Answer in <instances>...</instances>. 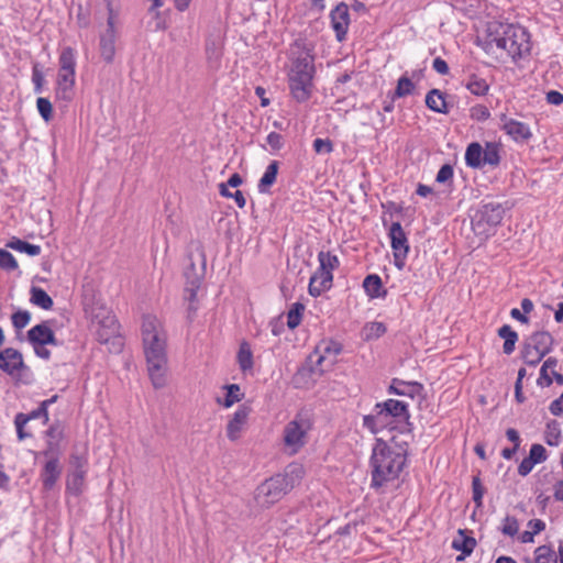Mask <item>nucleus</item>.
<instances>
[{"label": "nucleus", "instance_id": "f257e3e1", "mask_svg": "<svg viewBox=\"0 0 563 563\" xmlns=\"http://www.w3.org/2000/svg\"><path fill=\"white\" fill-rule=\"evenodd\" d=\"M142 342L147 374L155 389L167 383V332L155 316H145L142 322Z\"/></svg>", "mask_w": 563, "mask_h": 563}, {"label": "nucleus", "instance_id": "f03ea898", "mask_svg": "<svg viewBox=\"0 0 563 563\" xmlns=\"http://www.w3.org/2000/svg\"><path fill=\"white\" fill-rule=\"evenodd\" d=\"M406 448L377 439L371 456L372 487L396 479L406 464Z\"/></svg>", "mask_w": 563, "mask_h": 563}, {"label": "nucleus", "instance_id": "7ed1b4c3", "mask_svg": "<svg viewBox=\"0 0 563 563\" xmlns=\"http://www.w3.org/2000/svg\"><path fill=\"white\" fill-rule=\"evenodd\" d=\"M410 413L405 401L388 399L376 404L374 412L363 419V424L372 433H377L384 428L399 429L400 432L410 431Z\"/></svg>", "mask_w": 563, "mask_h": 563}, {"label": "nucleus", "instance_id": "20e7f679", "mask_svg": "<svg viewBox=\"0 0 563 563\" xmlns=\"http://www.w3.org/2000/svg\"><path fill=\"white\" fill-rule=\"evenodd\" d=\"M313 74V58L308 51L301 49L292 58L288 71L289 90L297 102H305L311 97Z\"/></svg>", "mask_w": 563, "mask_h": 563}, {"label": "nucleus", "instance_id": "39448f33", "mask_svg": "<svg viewBox=\"0 0 563 563\" xmlns=\"http://www.w3.org/2000/svg\"><path fill=\"white\" fill-rule=\"evenodd\" d=\"M490 36V43L506 51L512 59L529 54L531 49L530 35L521 25L500 23Z\"/></svg>", "mask_w": 563, "mask_h": 563}, {"label": "nucleus", "instance_id": "423d86ee", "mask_svg": "<svg viewBox=\"0 0 563 563\" xmlns=\"http://www.w3.org/2000/svg\"><path fill=\"white\" fill-rule=\"evenodd\" d=\"M313 422L307 413L299 412L283 429V446L288 455L297 454L309 441Z\"/></svg>", "mask_w": 563, "mask_h": 563}, {"label": "nucleus", "instance_id": "0eeeda50", "mask_svg": "<svg viewBox=\"0 0 563 563\" xmlns=\"http://www.w3.org/2000/svg\"><path fill=\"white\" fill-rule=\"evenodd\" d=\"M505 209L498 202L482 206L473 219V228L479 234H488L499 225L504 219Z\"/></svg>", "mask_w": 563, "mask_h": 563}, {"label": "nucleus", "instance_id": "6e6552de", "mask_svg": "<svg viewBox=\"0 0 563 563\" xmlns=\"http://www.w3.org/2000/svg\"><path fill=\"white\" fill-rule=\"evenodd\" d=\"M91 323L101 343H107L110 338L119 332V323L115 316L109 309L101 306L91 310Z\"/></svg>", "mask_w": 563, "mask_h": 563}, {"label": "nucleus", "instance_id": "1a4fd4ad", "mask_svg": "<svg viewBox=\"0 0 563 563\" xmlns=\"http://www.w3.org/2000/svg\"><path fill=\"white\" fill-rule=\"evenodd\" d=\"M286 486L284 478L277 475L266 479L256 488L257 505L264 508L271 507L288 493Z\"/></svg>", "mask_w": 563, "mask_h": 563}, {"label": "nucleus", "instance_id": "9d476101", "mask_svg": "<svg viewBox=\"0 0 563 563\" xmlns=\"http://www.w3.org/2000/svg\"><path fill=\"white\" fill-rule=\"evenodd\" d=\"M390 245L394 254V263L398 269H402L409 252L406 233L399 222L391 223L389 228Z\"/></svg>", "mask_w": 563, "mask_h": 563}, {"label": "nucleus", "instance_id": "9b49d317", "mask_svg": "<svg viewBox=\"0 0 563 563\" xmlns=\"http://www.w3.org/2000/svg\"><path fill=\"white\" fill-rule=\"evenodd\" d=\"M0 369L11 377L20 376L27 369L22 353L14 347L0 351Z\"/></svg>", "mask_w": 563, "mask_h": 563}, {"label": "nucleus", "instance_id": "f8f14e48", "mask_svg": "<svg viewBox=\"0 0 563 563\" xmlns=\"http://www.w3.org/2000/svg\"><path fill=\"white\" fill-rule=\"evenodd\" d=\"M73 471L67 476L66 492L78 496L84 492L85 478L87 474V461L80 456H74L71 460Z\"/></svg>", "mask_w": 563, "mask_h": 563}, {"label": "nucleus", "instance_id": "ddd939ff", "mask_svg": "<svg viewBox=\"0 0 563 563\" xmlns=\"http://www.w3.org/2000/svg\"><path fill=\"white\" fill-rule=\"evenodd\" d=\"M501 130L515 142L525 143L532 137V132L530 126L521 121L515 120L512 118H508L507 115H501Z\"/></svg>", "mask_w": 563, "mask_h": 563}, {"label": "nucleus", "instance_id": "4468645a", "mask_svg": "<svg viewBox=\"0 0 563 563\" xmlns=\"http://www.w3.org/2000/svg\"><path fill=\"white\" fill-rule=\"evenodd\" d=\"M76 73L75 71H57L55 82V98L66 103L70 102L75 97Z\"/></svg>", "mask_w": 563, "mask_h": 563}, {"label": "nucleus", "instance_id": "2eb2a0df", "mask_svg": "<svg viewBox=\"0 0 563 563\" xmlns=\"http://www.w3.org/2000/svg\"><path fill=\"white\" fill-rule=\"evenodd\" d=\"M331 27L335 33V37L339 42L345 40L346 33L350 26V13L349 5L344 2H340L330 12Z\"/></svg>", "mask_w": 563, "mask_h": 563}, {"label": "nucleus", "instance_id": "dca6fc26", "mask_svg": "<svg viewBox=\"0 0 563 563\" xmlns=\"http://www.w3.org/2000/svg\"><path fill=\"white\" fill-rule=\"evenodd\" d=\"M341 352V345L335 342H324L317 346L313 356L317 357L314 367L323 372V364L327 367L332 366L335 363L336 355Z\"/></svg>", "mask_w": 563, "mask_h": 563}, {"label": "nucleus", "instance_id": "f3484780", "mask_svg": "<svg viewBox=\"0 0 563 563\" xmlns=\"http://www.w3.org/2000/svg\"><path fill=\"white\" fill-rule=\"evenodd\" d=\"M251 408L246 405L240 406L227 426V435L231 441H236L246 424Z\"/></svg>", "mask_w": 563, "mask_h": 563}, {"label": "nucleus", "instance_id": "a211bd4d", "mask_svg": "<svg viewBox=\"0 0 563 563\" xmlns=\"http://www.w3.org/2000/svg\"><path fill=\"white\" fill-rule=\"evenodd\" d=\"M185 297L189 301L188 310L189 312H196L197 306L195 305V302L197 297V290L199 289L201 284V276L195 273V265L191 264L190 267L185 272Z\"/></svg>", "mask_w": 563, "mask_h": 563}, {"label": "nucleus", "instance_id": "6ab92c4d", "mask_svg": "<svg viewBox=\"0 0 563 563\" xmlns=\"http://www.w3.org/2000/svg\"><path fill=\"white\" fill-rule=\"evenodd\" d=\"M62 474V467L57 457H49L41 472V481L45 490H51Z\"/></svg>", "mask_w": 563, "mask_h": 563}, {"label": "nucleus", "instance_id": "aec40b11", "mask_svg": "<svg viewBox=\"0 0 563 563\" xmlns=\"http://www.w3.org/2000/svg\"><path fill=\"white\" fill-rule=\"evenodd\" d=\"M27 339L32 345L57 344L53 330L46 323H40L31 328L27 332Z\"/></svg>", "mask_w": 563, "mask_h": 563}, {"label": "nucleus", "instance_id": "412c9836", "mask_svg": "<svg viewBox=\"0 0 563 563\" xmlns=\"http://www.w3.org/2000/svg\"><path fill=\"white\" fill-rule=\"evenodd\" d=\"M423 390V386L417 382H405L398 378H394L389 386V394L398 396H407L415 398L420 396Z\"/></svg>", "mask_w": 563, "mask_h": 563}, {"label": "nucleus", "instance_id": "4be33fe9", "mask_svg": "<svg viewBox=\"0 0 563 563\" xmlns=\"http://www.w3.org/2000/svg\"><path fill=\"white\" fill-rule=\"evenodd\" d=\"M332 273L317 271L309 282V294L313 297L320 296L332 286Z\"/></svg>", "mask_w": 563, "mask_h": 563}, {"label": "nucleus", "instance_id": "5701e85b", "mask_svg": "<svg viewBox=\"0 0 563 563\" xmlns=\"http://www.w3.org/2000/svg\"><path fill=\"white\" fill-rule=\"evenodd\" d=\"M119 37L118 34L101 32L99 36V53L101 58L107 63L111 64L115 56V41Z\"/></svg>", "mask_w": 563, "mask_h": 563}, {"label": "nucleus", "instance_id": "b1692460", "mask_svg": "<svg viewBox=\"0 0 563 563\" xmlns=\"http://www.w3.org/2000/svg\"><path fill=\"white\" fill-rule=\"evenodd\" d=\"M108 18L107 27L103 32L113 33L119 35L121 26V5L114 0H106Z\"/></svg>", "mask_w": 563, "mask_h": 563}, {"label": "nucleus", "instance_id": "393cba45", "mask_svg": "<svg viewBox=\"0 0 563 563\" xmlns=\"http://www.w3.org/2000/svg\"><path fill=\"white\" fill-rule=\"evenodd\" d=\"M305 475V468L299 463H290L286 466L284 473L277 474V476L284 478V483L287 484V490H291L294 487L299 485Z\"/></svg>", "mask_w": 563, "mask_h": 563}, {"label": "nucleus", "instance_id": "a878e982", "mask_svg": "<svg viewBox=\"0 0 563 563\" xmlns=\"http://www.w3.org/2000/svg\"><path fill=\"white\" fill-rule=\"evenodd\" d=\"M526 343H528L529 346H531V349L537 350L547 355L552 349L553 338L547 331H539L531 334L527 339Z\"/></svg>", "mask_w": 563, "mask_h": 563}, {"label": "nucleus", "instance_id": "bb28decb", "mask_svg": "<svg viewBox=\"0 0 563 563\" xmlns=\"http://www.w3.org/2000/svg\"><path fill=\"white\" fill-rule=\"evenodd\" d=\"M77 66V53L70 47H63L58 56V71H75Z\"/></svg>", "mask_w": 563, "mask_h": 563}, {"label": "nucleus", "instance_id": "cd10ccee", "mask_svg": "<svg viewBox=\"0 0 563 563\" xmlns=\"http://www.w3.org/2000/svg\"><path fill=\"white\" fill-rule=\"evenodd\" d=\"M365 292L371 298H383L386 296V290L383 289V283L378 275H368L363 282Z\"/></svg>", "mask_w": 563, "mask_h": 563}, {"label": "nucleus", "instance_id": "c85d7f7f", "mask_svg": "<svg viewBox=\"0 0 563 563\" xmlns=\"http://www.w3.org/2000/svg\"><path fill=\"white\" fill-rule=\"evenodd\" d=\"M236 361L239 364L240 369L243 373L250 372L253 368L254 362H253V352L251 350V345L243 341L240 344Z\"/></svg>", "mask_w": 563, "mask_h": 563}, {"label": "nucleus", "instance_id": "c756f323", "mask_svg": "<svg viewBox=\"0 0 563 563\" xmlns=\"http://www.w3.org/2000/svg\"><path fill=\"white\" fill-rule=\"evenodd\" d=\"M426 104L430 110L434 112L448 113L444 95L438 89H432L427 93Z\"/></svg>", "mask_w": 563, "mask_h": 563}, {"label": "nucleus", "instance_id": "7c9ffc66", "mask_svg": "<svg viewBox=\"0 0 563 563\" xmlns=\"http://www.w3.org/2000/svg\"><path fill=\"white\" fill-rule=\"evenodd\" d=\"M279 164L277 161H273L266 167L263 176L261 177L257 188L261 194L268 191V188L276 181Z\"/></svg>", "mask_w": 563, "mask_h": 563}, {"label": "nucleus", "instance_id": "2f4dec72", "mask_svg": "<svg viewBox=\"0 0 563 563\" xmlns=\"http://www.w3.org/2000/svg\"><path fill=\"white\" fill-rule=\"evenodd\" d=\"M463 85L471 93L475 96H485L489 89L487 81L475 74L470 75L463 81Z\"/></svg>", "mask_w": 563, "mask_h": 563}, {"label": "nucleus", "instance_id": "473e14b6", "mask_svg": "<svg viewBox=\"0 0 563 563\" xmlns=\"http://www.w3.org/2000/svg\"><path fill=\"white\" fill-rule=\"evenodd\" d=\"M465 163L472 168L483 167V147L479 143L473 142L466 147Z\"/></svg>", "mask_w": 563, "mask_h": 563}, {"label": "nucleus", "instance_id": "72a5a7b5", "mask_svg": "<svg viewBox=\"0 0 563 563\" xmlns=\"http://www.w3.org/2000/svg\"><path fill=\"white\" fill-rule=\"evenodd\" d=\"M498 335L504 339L503 351L509 355L515 351L518 341V334L509 324H504L498 330Z\"/></svg>", "mask_w": 563, "mask_h": 563}, {"label": "nucleus", "instance_id": "f704fd0d", "mask_svg": "<svg viewBox=\"0 0 563 563\" xmlns=\"http://www.w3.org/2000/svg\"><path fill=\"white\" fill-rule=\"evenodd\" d=\"M30 301L44 310L52 309L54 305L53 299L49 297V295L41 287L35 286L31 288Z\"/></svg>", "mask_w": 563, "mask_h": 563}, {"label": "nucleus", "instance_id": "c9c22d12", "mask_svg": "<svg viewBox=\"0 0 563 563\" xmlns=\"http://www.w3.org/2000/svg\"><path fill=\"white\" fill-rule=\"evenodd\" d=\"M7 246L14 251L26 253L30 256H37L42 251L40 245L31 244L20 239H12L8 242Z\"/></svg>", "mask_w": 563, "mask_h": 563}, {"label": "nucleus", "instance_id": "e433bc0d", "mask_svg": "<svg viewBox=\"0 0 563 563\" xmlns=\"http://www.w3.org/2000/svg\"><path fill=\"white\" fill-rule=\"evenodd\" d=\"M386 325L383 322H368L363 328V338L366 341L377 340L386 332Z\"/></svg>", "mask_w": 563, "mask_h": 563}, {"label": "nucleus", "instance_id": "4c0bfd02", "mask_svg": "<svg viewBox=\"0 0 563 563\" xmlns=\"http://www.w3.org/2000/svg\"><path fill=\"white\" fill-rule=\"evenodd\" d=\"M500 162L499 146L496 143H486L483 148V166H497Z\"/></svg>", "mask_w": 563, "mask_h": 563}, {"label": "nucleus", "instance_id": "58836bf2", "mask_svg": "<svg viewBox=\"0 0 563 563\" xmlns=\"http://www.w3.org/2000/svg\"><path fill=\"white\" fill-rule=\"evenodd\" d=\"M319 268L318 271L332 273L339 266V258L330 252L321 251L318 254Z\"/></svg>", "mask_w": 563, "mask_h": 563}, {"label": "nucleus", "instance_id": "ea45409f", "mask_svg": "<svg viewBox=\"0 0 563 563\" xmlns=\"http://www.w3.org/2000/svg\"><path fill=\"white\" fill-rule=\"evenodd\" d=\"M556 360L555 358H548L540 369V377L538 379V384L541 386H550L553 382L552 379V371H555L556 367Z\"/></svg>", "mask_w": 563, "mask_h": 563}, {"label": "nucleus", "instance_id": "a19ab883", "mask_svg": "<svg viewBox=\"0 0 563 563\" xmlns=\"http://www.w3.org/2000/svg\"><path fill=\"white\" fill-rule=\"evenodd\" d=\"M225 389L227 394L222 402L223 407L225 408L232 407L235 402H239L244 396V394L241 390V387L238 384L228 385L225 386Z\"/></svg>", "mask_w": 563, "mask_h": 563}, {"label": "nucleus", "instance_id": "79ce46f5", "mask_svg": "<svg viewBox=\"0 0 563 563\" xmlns=\"http://www.w3.org/2000/svg\"><path fill=\"white\" fill-rule=\"evenodd\" d=\"M162 5H163L162 0H152V5L148 9V14H151L154 20L153 26H152V29L154 31H161V30L166 29V22L161 16L159 12L157 11V9L161 8Z\"/></svg>", "mask_w": 563, "mask_h": 563}, {"label": "nucleus", "instance_id": "37998d69", "mask_svg": "<svg viewBox=\"0 0 563 563\" xmlns=\"http://www.w3.org/2000/svg\"><path fill=\"white\" fill-rule=\"evenodd\" d=\"M303 310L305 306L302 303L296 302L292 305L287 313V325L289 329H295L300 324Z\"/></svg>", "mask_w": 563, "mask_h": 563}, {"label": "nucleus", "instance_id": "c03bdc74", "mask_svg": "<svg viewBox=\"0 0 563 563\" xmlns=\"http://www.w3.org/2000/svg\"><path fill=\"white\" fill-rule=\"evenodd\" d=\"M415 89V85L407 76H401L398 79L397 87L394 91V98H402L410 95Z\"/></svg>", "mask_w": 563, "mask_h": 563}, {"label": "nucleus", "instance_id": "a18cd8bd", "mask_svg": "<svg viewBox=\"0 0 563 563\" xmlns=\"http://www.w3.org/2000/svg\"><path fill=\"white\" fill-rule=\"evenodd\" d=\"M534 563H556L555 554L547 545L538 547L534 551Z\"/></svg>", "mask_w": 563, "mask_h": 563}, {"label": "nucleus", "instance_id": "49530a36", "mask_svg": "<svg viewBox=\"0 0 563 563\" xmlns=\"http://www.w3.org/2000/svg\"><path fill=\"white\" fill-rule=\"evenodd\" d=\"M545 355L537 350L531 349L528 343H525L522 350L523 362L528 365H537Z\"/></svg>", "mask_w": 563, "mask_h": 563}, {"label": "nucleus", "instance_id": "de8ad7c7", "mask_svg": "<svg viewBox=\"0 0 563 563\" xmlns=\"http://www.w3.org/2000/svg\"><path fill=\"white\" fill-rule=\"evenodd\" d=\"M472 493H473V501L475 503L476 507H482L485 488H484L478 475L473 477Z\"/></svg>", "mask_w": 563, "mask_h": 563}, {"label": "nucleus", "instance_id": "09e8293b", "mask_svg": "<svg viewBox=\"0 0 563 563\" xmlns=\"http://www.w3.org/2000/svg\"><path fill=\"white\" fill-rule=\"evenodd\" d=\"M36 107H37V110H38V113L41 114V117L46 122H48L52 119V117H53V106H52V102L47 98L40 97L36 100Z\"/></svg>", "mask_w": 563, "mask_h": 563}, {"label": "nucleus", "instance_id": "8fccbe9b", "mask_svg": "<svg viewBox=\"0 0 563 563\" xmlns=\"http://www.w3.org/2000/svg\"><path fill=\"white\" fill-rule=\"evenodd\" d=\"M0 267L5 271H14L18 268V262L14 256L3 249H0Z\"/></svg>", "mask_w": 563, "mask_h": 563}, {"label": "nucleus", "instance_id": "3c124183", "mask_svg": "<svg viewBox=\"0 0 563 563\" xmlns=\"http://www.w3.org/2000/svg\"><path fill=\"white\" fill-rule=\"evenodd\" d=\"M11 319L13 327L16 330H21L29 324L31 320V313L26 310H19L12 314Z\"/></svg>", "mask_w": 563, "mask_h": 563}, {"label": "nucleus", "instance_id": "603ef678", "mask_svg": "<svg viewBox=\"0 0 563 563\" xmlns=\"http://www.w3.org/2000/svg\"><path fill=\"white\" fill-rule=\"evenodd\" d=\"M519 531V522L515 517L507 516L501 526V532L509 537H515Z\"/></svg>", "mask_w": 563, "mask_h": 563}, {"label": "nucleus", "instance_id": "864d4df0", "mask_svg": "<svg viewBox=\"0 0 563 563\" xmlns=\"http://www.w3.org/2000/svg\"><path fill=\"white\" fill-rule=\"evenodd\" d=\"M528 457L534 464L541 463L547 460V451L541 444H532Z\"/></svg>", "mask_w": 563, "mask_h": 563}, {"label": "nucleus", "instance_id": "5fc2aeb1", "mask_svg": "<svg viewBox=\"0 0 563 563\" xmlns=\"http://www.w3.org/2000/svg\"><path fill=\"white\" fill-rule=\"evenodd\" d=\"M475 539L473 538H464L462 543L457 540L453 541V548L456 550H461L464 554L470 555L475 548Z\"/></svg>", "mask_w": 563, "mask_h": 563}, {"label": "nucleus", "instance_id": "6e6d98bb", "mask_svg": "<svg viewBox=\"0 0 563 563\" xmlns=\"http://www.w3.org/2000/svg\"><path fill=\"white\" fill-rule=\"evenodd\" d=\"M313 150L318 154H328L333 151V144L328 139H316L313 141Z\"/></svg>", "mask_w": 563, "mask_h": 563}, {"label": "nucleus", "instance_id": "4d7b16f0", "mask_svg": "<svg viewBox=\"0 0 563 563\" xmlns=\"http://www.w3.org/2000/svg\"><path fill=\"white\" fill-rule=\"evenodd\" d=\"M62 435L63 430L58 424H53L49 427V429L47 430V437L49 438L48 445L51 449L54 445H57L58 441L62 439Z\"/></svg>", "mask_w": 563, "mask_h": 563}, {"label": "nucleus", "instance_id": "13d9d810", "mask_svg": "<svg viewBox=\"0 0 563 563\" xmlns=\"http://www.w3.org/2000/svg\"><path fill=\"white\" fill-rule=\"evenodd\" d=\"M453 178V168L451 165L445 164L439 169L435 180L440 184L448 183Z\"/></svg>", "mask_w": 563, "mask_h": 563}, {"label": "nucleus", "instance_id": "bf43d9fd", "mask_svg": "<svg viewBox=\"0 0 563 563\" xmlns=\"http://www.w3.org/2000/svg\"><path fill=\"white\" fill-rule=\"evenodd\" d=\"M490 112L485 106H475L471 109V117L477 121H485L489 118Z\"/></svg>", "mask_w": 563, "mask_h": 563}, {"label": "nucleus", "instance_id": "052dcab7", "mask_svg": "<svg viewBox=\"0 0 563 563\" xmlns=\"http://www.w3.org/2000/svg\"><path fill=\"white\" fill-rule=\"evenodd\" d=\"M266 142L273 150H279L283 146V136L277 132H271Z\"/></svg>", "mask_w": 563, "mask_h": 563}, {"label": "nucleus", "instance_id": "680f3d73", "mask_svg": "<svg viewBox=\"0 0 563 563\" xmlns=\"http://www.w3.org/2000/svg\"><path fill=\"white\" fill-rule=\"evenodd\" d=\"M432 67L440 75H446L449 73V65L441 57L433 59Z\"/></svg>", "mask_w": 563, "mask_h": 563}, {"label": "nucleus", "instance_id": "e2e57ef3", "mask_svg": "<svg viewBox=\"0 0 563 563\" xmlns=\"http://www.w3.org/2000/svg\"><path fill=\"white\" fill-rule=\"evenodd\" d=\"M534 465L536 464L529 457H525L518 466V473L521 476H527L532 471Z\"/></svg>", "mask_w": 563, "mask_h": 563}, {"label": "nucleus", "instance_id": "0e129e2a", "mask_svg": "<svg viewBox=\"0 0 563 563\" xmlns=\"http://www.w3.org/2000/svg\"><path fill=\"white\" fill-rule=\"evenodd\" d=\"M528 528L536 536L545 529V522L541 519H531L528 522Z\"/></svg>", "mask_w": 563, "mask_h": 563}, {"label": "nucleus", "instance_id": "69168bd1", "mask_svg": "<svg viewBox=\"0 0 563 563\" xmlns=\"http://www.w3.org/2000/svg\"><path fill=\"white\" fill-rule=\"evenodd\" d=\"M30 420L37 419V418H44L45 422L48 420V411L47 408L44 405H40V407L33 411H31L29 415Z\"/></svg>", "mask_w": 563, "mask_h": 563}, {"label": "nucleus", "instance_id": "338daca9", "mask_svg": "<svg viewBox=\"0 0 563 563\" xmlns=\"http://www.w3.org/2000/svg\"><path fill=\"white\" fill-rule=\"evenodd\" d=\"M547 101L551 104L559 106L563 102V95L559 91L551 90L547 93Z\"/></svg>", "mask_w": 563, "mask_h": 563}, {"label": "nucleus", "instance_id": "774afa93", "mask_svg": "<svg viewBox=\"0 0 563 563\" xmlns=\"http://www.w3.org/2000/svg\"><path fill=\"white\" fill-rule=\"evenodd\" d=\"M549 409L554 416H560L563 412V400L561 396L551 402Z\"/></svg>", "mask_w": 563, "mask_h": 563}]
</instances>
